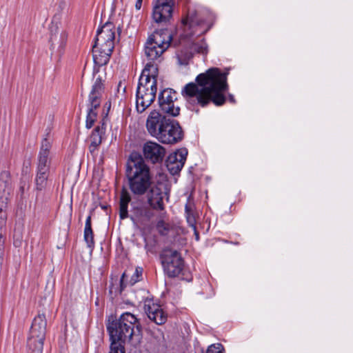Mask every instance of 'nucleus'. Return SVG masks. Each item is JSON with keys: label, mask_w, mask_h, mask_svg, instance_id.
I'll list each match as a JSON object with an SVG mask.
<instances>
[{"label": "nucleus", "mask_w": 353, "mask_h": 353, "mask_svg": "<svg viewBox=\"0 0 353 353\" xmlns=\"http://www.w3.org/2000/svg\"><path fill=\"white\" fill-rule=\"evenodd\" d=\"M228 70L222 72L212 67L198 74L195 82L187 83L181 90L182 96L187 101L201 108L210 103L221 106L226 101L225 92L228 91Z\"/></svg>", "instance_id": "f257e3e1"}, {"label": "nucleus", "mask_w": 353, "mask_h": 353, "mask_svg": "<svg viewBox=\"0 0 353 353\" xmlns=\"http://www.w3.org/2000/svg\"><path fill=\"white\" fill-rule=\"evenodd\" d=\"M110 339L119 340L123 343L128 342L137 347L141 342V325L136 316L125 312L119 319L109 323L107 325Z\"/></svg>", "instance_id": "f03ea898"}, {"label": "nucleus", "mask_w": 353, "mask_h": 353, "mask_svg": "<svg viewBox=\"0 0 353 353\" xmlns=\"http://www.w3.org/2000/svg\"><path fill=\"white\" fill-rule=\"evenodd\" d=\"M157 70L148 65L140 76L136 92V110L143 113L154 101L157 91Z\"/></svg>", "instance_id": "7ed1b4c3"}, {"label": "nucleus", "mask_w": 353, "mask_h": 353, "mask_svg": "<svg viewBox=\"0 0 353 353\" xmlns=\"http://www.w3.org/2000/svg\"><path fill=\"white\" fill-rule=\"evenodd\" d=\"M172 39V34L167 29L155 31L149 36L144 48V54L147 59V63L144 68L150 65L154 66L158 70L157 65L154 61L160 60L163 53L170 46Z\"/></svg>", "instance_id": "20e7f679"}, {"label": "nucleus", "mask_w": 353, "mask_h": 353, "mask_svg": "<svg viewBox=\"0 0 353 353\" xmlns=\"http://www.w3.org/2000/svg\"><path fill=\"white\" fill-rule=\"evenodd\" d=\"M47 321L44 314H39L33 320L27 341L28 353H42L46 334Z\"/></svg>", "instance_id": "39448f33"}, {"label": "nucleus", "mask_w": 353, "mask_h": 353, "mask_svg": "<svg viewBox=\"0 0 353 353\" xmlns=\"http://www.w3.org/2000/svg\"><path fill=\"white\" fill-rule=\"evenodd\" d=\"M103 92L104 86L103 80L101 77H99L95 79L89 94V108L85 121V127L88 129H90L93 126L97 119V112H96V110L100 106Z\"/></svg>", "instance_id": "423d86ee"}, {"label": "nucleus", "mask_w": 353, "mask_h": 353, "mask_svg": "<svg viewBox=\"0 0 353 353\" xmlns=\"http://www.w3.org/2000/svg\"><path fill=\"white\" fill-rule=\"evenodd\" d=\"M160 256L164 272L171 278L179 276L184 267V261L181 254L171 248H165Z\"/></svg>", "instance_id": "0eeeda50"}, {"label": "nucleus", "mask_w": 353, "mask_h": 353, "mask_svg": "<svg viewBox=\"0 0 353 353\" xmlns=\"http://www.w3.org/2000/svg\"><path fill=\"white\" fill-rule=\"evenodd\" d=\"M52 140L49 134L41 141L39 151L37 155V174L48 175L50 174L53 153L52 152Z\"/></svg>", "instance_id": "6e6552de"}, {"label": "nucleus", "mask_w": 353, "mask_h": 353, "mask_svg": "<svg viewBox=\"0 0 353 353\" xmlns=\"http://www.w3.org/2000/svg\"><path fill=\"white\" fill-rule=\"evenodd\" d=\"M153 173L141 154L132 152L126 163V176H152Z\"/></svg>", "instance_id": "1a4fd4ad"}, {"label": "nucleus", "mask_w": 353, "mask_h": 353, "mask_svg": "<svg viewBox=\"0 0 353 353\" xmlns=\"http://www.w3.org/2000/svg\"><path fill=\"white\" fill-rule=\"evenodd\" d=\"M175 0H154L152 19L157 23H167L172 17Z\"/></svg>", "instance_id": "9d476101"}, {"label": "nucleus", "mask_w": 353, "mask_h": 353, "mask_svg": "<svg viewBox=\"0 0 353 353\" xmlns=\"http://www.w3.org/2000/svg\"><path fill=\"white\" fill-rule=\"evenodd\" d=\"M186 37H192L195 34H204L208 30L204 28V21L199 18L198 12L189 9L188 14L182 20Z\"/></svg>", "instance_id": "9b49d317"}, {"label": "nucleus", "mask_w": 353, "mask_h": 353, "mask_svg": "<svg viewBox=\"0 0 353 353\" xmlns=\"http://www.w3.org/2000/svg\"><path fill=\"white\" fill-rule=\"evenodd\" d=\"M183 130L179 123L170 119L164 130L161 131L157 139L165 144H174L183 139Z\"/></svg>", "instance_id": "f8f14e48"}, {"label": "nucleus", "mask_w": 353, "mask_h": 353, "mask_svg": "<svg viewBox=\"0 0 353 353\" xmlns=\"http://www.w3.org/2000/svg\"><path fill=\"white\" fill-rule=\"evenodd\" d=\"M176 93L172 89H165L161 91L158 98V102L161 110L165 114L176 117L179 114L180 108L175 105Z\"/></svg>", "instance_id": "ddd939ff"}, {"label": "nucleus", "mask_w": 353, "mask_h": 353, "mask_svg": "<svg viewBox=\"0 0 353 353\" xmlns=\"http://www.w3.org/2000/svg\"><path fill=\"white\" fill-rule=\"evenodd\" d=\"M170 118L162 115L159 111H151L146 120V128L148 133L153 137L157 138L168 123Z\"/></svg>", "instance_id": "4468645a"}, {"label": "nucleus", "mask_w": 353, "mask_h": 353, "mask_svg": "<svg viewBox=\"0 0 353 353\" xmlns=\"http://www.w3.org/2000/svg\"><path fill=\"white\" fill-rule=\"evenodd\" d=\"M194 53H199L203 55L207 54L208 46L204 40H201L198 43H193L190 46L180 50L176 54L179 63L181 65L188 64Z\"/></svg>", "instance_id": "2eb2a0df"}, {"label": "nucleus", "mask_w": 353, "mask_h": 353, "mask_svg": "<svg viewBox=\"0 0 353 353\" xmlns=\"http://www.w3.org/2000/svg\"><path fill=\"white\" fill-rule=\"evenodd\" d=\"M188 150L185 148H181L170 154L166 161L165 166L172 175L179 173L186 161Z\"/></svg>", "instance_id": "dca6fc26"}, {"label": "nucleus", "mask_w": 353, "mask_h": 353, "mask_svg": "<svg viewBox=\"0 0 353 353\" xmlns=\"http://www.w3.org/2000/svg\"><path fill=\"white\" fill-rule=\"evenodd\" d=\"M114 26L112 23H105L97 30L94 44L101 47H114Z\"/></svg>", "instance_id": "f3484780"}, {"label": "nucleus", "mask_w": 353, "mask_h": 353, "mask_svg": "<svg viewBox=\"0 0 353 353\" xmlns=\"http://www.w3.org/2000/svg\"><path fill=\"white\" fill-rule=\"evenodd\" d=\"M143 153L145 159L152 163H157L163 161L165 154V150L156 142L148 141L143 146Z\"/></svg>", "instance_id": "a211bd4d"}, {"label": "nucleus", "mask_w": 353, "mask_h": 353, "mask_svg": "<svg viewBox=\"0 0 353 353\" xmlns=\"http://www.w3.org/2000/svg\"><path fill=\"white\" fill-rule=\"evenodd\" d=\"M128 185L135 195L144 194L151 188V178H128Z\"/></svg>", "instance_id": "6ab92c4d"}, {"label": "nucleus", "mask_w": 353, "mask_h": 353, "mask_svg": "<svg viewBox=\"0 0 353 353\" xmlns=\"http://www.w3.org/2000/svg\"><path fill=\"white\" fill-rule=\"evenodd\" d=\"M112 48L101 47L94 44L92 48L93 60L98 66L106 65L113 51Z\"/></svg>", "instance_id": "aec40b11"}, {"label": "nucleus", "mask_w": 353, "mask_h": 353, "mask_svg": "<svg viewBox=\"0 0 353 353\" xmlns=\"http://www.w3.org/2000/svg\"><path fill=\"white\" fill-rule=\"evenodd\" d=\"M145 311L148 318L157 325L163 324L167 319V316L159 305H145Z\"/></svg>", "instance_id": "412c9836"}, {"label": "nucleus", "mask_w": 353, "mask_h": 353, "mask_svg": "<svg viewBox=\"0 0 353 353\" xmlns=\"http://www.w3.org/2000/svg\"><path fill=\"white\" fill-rule=\"evenodd\" d=\"M148 195L150 205L154 210H163L164 209L163 196L161 190L156 185H151Z\"/></svg>", "instance_id": "4be33fe9"}, {"label": "nucleus", "mask_w": 353, "mask_h": 353, "mask_svg": "<svg viewBox=\"0 0 353 353\" xmlns=\"http://www.w3.org/2000/svg\"><path fill=\"white\" fill-rule=\"evenodd\" d=\"M105 119H103L100 122V125H97L92 132L90 136L91 143L90 148L93 147L94 148H96L101 143L103 135L105 132Z\"/></svg>", "instance_id": "5701e85b"}, {"label": "nucleus", "mask_w": 353, "mask_h": 353, "mask_svg": "<svg viewBox=\"0 0 353 353\" xmlns=\"http://www.w3.org/2000/svg\"><path fill=\"white\" fill-rule=\"evenodd\" d=\"M131 196L127 189L123 187L121 191L119 199V216L121 219L128 217V204L131 201Z\"/></svg>", "instance_id": "b1692460"}, {"label": "nucleus", "mask_w": 353, "mask_h": 353, "mask_svg": "<svg viewBox=\"0 0 353 353\" xmlns=\"http://www.w3.org/2000/svg\"><path fill=\"white\" fill-rule=\"evenodd\" d=\"M84 239L89 247L94 245V234L91 226V216H88L86 219L85 230H84Z\"/></svg>", "instance_id": "393cba45"}, {"label": "nucleus", "mask_w": 353, "mask_h": 353, "mask_svg": "<svg viewBox=\"0 0 353 353\" xmlns=\"http://www.w3.org/2000/svg\"><path fill=\"white\" fill-rule=\"evenodd\" d=\"M185 210L186 214V219L189 225L194 228V229L196 230V219L191 204L187 203L185 206Z\"/></svg>", "instance_id": "a878e982"}, {"label": "nucleus", "mask_w": 353, "mask_h": 353, "mask_svg": "<svg viewBox=\"0 0 353 353\" xmlns=\"http://www.w3.org/2000/svg\"><path fill=\"white\" fill-rule=\"evenodd\" d=\"M111 345L110 353H125L124 346L123 345V342L119 340H114V339H110Z\"/></svg>", "instance_id": "bb28decb"}, {"label": "nucleus", "mask_w": 353, "mask_h": 353, "mask_svg": "<svg viewBox=\"0 0 353 353\" xmlns=\"http://www.w3.org/2000/svg\"><path fill=\"white\" fill-rule=\"evenodd\" d=\"M157 229L161 235H167L170 230V225L165 223L163 220L157 222Z\"/></svg>", "instance_id": "cd10ccee"}, {"label": "nucleus", "mask_w": 353, "mask_h": 353, "mask_svg": "<svg viewBox=\"0 0 353 353\" xmlns=\"http://www.w3.org/2000/svg\"><path fill=\"white\" fill-rule=\"evenodd\" d=\"M143 268L137 267L130 279V284L132 285L142 279Z\"/></svg>", "instance_id": "c85d7f7f"}, {"label": "nucleus", "mask_w": 353, "mask_h": 353, "mask_svg": "<svg viewBox=\"0 0 353 353\" xmlns=\"http://www.w3.org/2000/svg\"><path fill=\"white\" fill-rule=\"evenodd\" d=\"M223 347L221 343H216L210 345L206 353H223Z\"/></svg>", "instance_id": "c756f323"}, {"label": "nucleus", "mask_w": 353, "mask_h": 353, "mask_svg": "<svg viewBox=\"0 0 353 353\" xmlns=\"http://www.w3.org/2000/svg\"><path fill=\"white\" fill-rule=\"evenodd\" d=\"M60 41H61L60 46H63V44L65 43V41H66V34L63 32L60 34Z\"/></svg>", "instance_id": "7c9ffc66"}, {"label": "nucleus", "mask_w": 353, "mask_h": 353, "mask_svg": "<svg viewBox=\"0 0 353 353\" xmlns=\"http://www.w3.org/2000/svg\"><path fill=\"white\" fill-rule=\"evenodd\" d=\"M143 0H137L135 8L137 10H140L142 6Z\"/></svg>", "instance_id": "2f4dec72"}, {"label": "nucleus", "mask_w": 353, "mask_h": 353, "mask_svg": "<svg viewBox=\"0 0 353 353\" xmlns=\"http://www.w3.org/2000/svg\"><path fill=\"white\" fill-rule=\"evenodd\" d=\"M126 276L125 273L124 272L121 278V289L123 288V282H124V279H125V276Z\"/></svg>", "instance_id": "473e14b6"}, {"label": "nucleus", "mask_w": 353, "mask_h": 353, "mask_svg": "<svg viewBox=\"0 0 353 353\" xmlns=\"http://www.w3.org/2000/svg\"><path fill=\"white\" fill-rule=\"evenodd\" d=\"M229 101L232 103H235V99H234V97L233 95H230L229 96Z\"/></svg>", "instance_id": "72a5a7b5"}, {"label": "nucleus", "mask_w": 353, "mask_h": 353, "mask_svg": "<svg viewBox=\"0 0 353 353\" xmlns=\"http://www.w3.org/2000/svg\"><path fill=\"white\" fill-rule=\"evenodd\" d=\"M39 179L41 180V182H43L44 181V178H41V177L36 178V183H37V184H38Z\"/></svg>", "instance_id": "f704fd0d"}, {"label": "nucleus", "mask_w": 353, "mask_h": 353, "mask_svg": "<svg viewBox=\"0 0 353 353\" xmlns=\"http://www.w3.org/2000/svg\"><path fill=\"white\" fill-rule=\"evenodd\" d=\"M79 166H77V167H76V174H77V175H78V174H79Z\"/></svg>", "instance_id": "c9c22d12"}, {"label": "nucleus", "mask_w": 353, "mask_h": 353, "mask_svg": "<svg viewBox=\"0 0 353 353\" xmlns=\"http://www.w3.org/2000/svg\"><path fill=\"white\" fill-rule=\"evenodd\" d=\"M56 37H57L56 36H54V37H51L50 40H51L52 42H54V41L56 40Z\"/></svg>", "instance_id": "e433bc0d"}, {"label": "nucleus", "mask_w": 353, "mask_h": 353, "mask_svg": "<svg viewBox=\"0 0 353 353\" xmlns=\"http://www.w3.org/2000/svg\"><path fill=\"white\" fill-rule=\"evenodd\" d=\"M156 176L161 177V176H164V174L159 173L158 174H157Z\"/></svg>", "instance_id": "4c0bfd02"}, {"label": "nucleus", "mask_w": 353, "mask_h": 353, "mask_svg": "<svg viewBox=\"0 0 353 353\" xmlns=\"http://www.w3.org/2000/svg\"><path fill=\"white\" fill-rule=\"evenodd\" d=\"M196 239H199V234L197 233H196Z\"/></svg>", "instance_id": "58836bf2"}]
</instances>
